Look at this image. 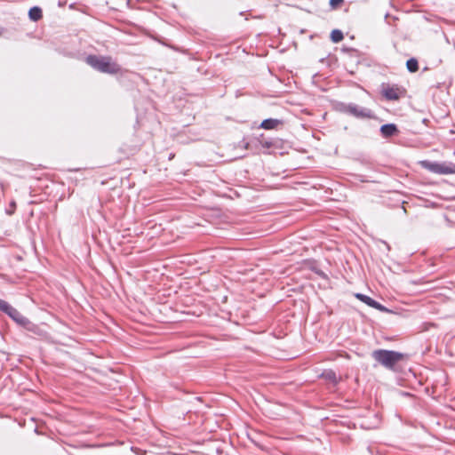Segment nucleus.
Masks as SVG:
<instances>
[{"mask_svg": "<svg viewBox=\"0 0 455 455\" xmlns=\"http://www.w3.org/2000/svg\"><path fill=\"white\" fill-rule=\"evenodd\" d=\"M423 167L427 169L428 171L438 173V174H449V173H454L455 172V165L451 164L447 165L444 164H439V163H432L425 161L422 163Z\"/></svg>", "mask_w": 455, "mask_h": 455, "instance_id": "obj_4", "label": "nucleus"}, {"mask_svg": "<svg viewBox=\"0 0 455 455\" xmlns=\"http://www.w3.org/2000/svg\"><path fill=\"white\" fill-rule=\"evenodd\" d=\"M321 377L323 378L325 380L331 382L333 385H336L339 380V378H338V376L332 370L324 371L322 373Z\"/></svg>", "mask_w": 455, "mask_h": 455, "instance_id": "obj_8", "label": "nucleus"}, {"mask_svg": "<svg viewBox=\"0 0 455 455\" xmlns=\"http://www.w3.org/2000/svg\"><path fill=\"white\" fill-rule=\"evenodd\" d=\"M86 63L94 69L108 74H116L121 70L120 66L109 56L89 55Z\"/></svg>", "mask_w": 455, "mask_h": 455, "instance_id": "obj_1", "label": "nucleus"}, {"mask_svg": "<svg viewBox=\"0 0 455 455\" xmlns=\"http://www.w3.org/2000/svg\"><path fill=\"white\" fill-rule=\"evenodd\" d=\"M343 37V33L339 29H334L331 33V39L333 43H339Z\"/></svg>", "mask_w": 455, "mask_h": 455, "instance_id": "obj_12", "label": "nucleus"}, {"mask_svg": "<svg viewBox=\"0 0 455 455\" xmlns=\"http://www.w3.org/2000/svg\"><path fill=\"white\" fill-rule=\"evenodd\" d=\"M345 111L357 118H371L372 112L366 108L355 104H348L345 107Z\"/></svg>", "mask_w": 455, "mask_h": 455, "instance_id": "obj_5", "label": "nucleus"}, {"mask_svg": "<svg viewBox=\"0 0 455 455\" xmlns=\"http://www.w3.org/2000/svg\"><path fill=\"white\" fill-rule=\"evenodd\" d=\"M270 145H271V143H267V142L266 143V146H267V148H268V147H270Z\"/></svg>", "mask_w": 455, "mask_h": 455, "instance_id": "obj_18", "label": "nucleus"}, {"mask_svg": "<svg viewBox=\"0 0 455 455\" xmlns=\"http://www.w3.org/2000/svg\"><path fill=\"white\" fill-rule=\"evenodd\" d=\"M373 308H376V309H378V310H379L381 312H387V309L384 306H382L381 304H379L377 301H376V306H373Z\"/></svg>", "mask_w": 455, "mask_h": 455, "instance_id": "obj_17", "label": "nucleus"}, {"mask_svg": "<svg viewBox=\"0 0 455 455\" xmlns=\"http://www.w3.org/2000/svg\"><path fill=\"white\" fill-rule=\"evenodd\" d=\"M28 15L32 20L36 21L42 17V10L36 6L32 7L28 12Z\"/></svg>", "mask_w": 455, "mask_h": 455, "instance_id": "obj_10", "label": "nucleus"}, {"mask_svg": "<svg viewBox=\"0 0 455 455\" xmlns=\"http://www.w3.org/2000/svg\"><path fill=\"white\" fill-rule=\"evenodd\" d=\"M380 132L383 137H391L397 132V127L394 124H383L380 127Z\"/></svg>", "mask_w": 455, "mask_h": 455, "instance_id": "obj_7", "label": "nucleus"}, {"mask_svg": "<svg viewBox=\"0 0 455 455\" xmlns=\"http://www.w3.org/2000/svg\"><path fill=\"white\" fill-rule=\"evenodd\" d=\"M373 308H376V309H378V310H379L381 312H387V309L384 306H382L381 304H379L377 301H376V306H373Z\"/></svg>", "mask_w": 455, "mask_h": 455, "instance_id": "obj_16", "label": "nucleus"}, {"mask_svg": "<svg viewBox=\"0 0 455 455\" xmlns=\"http://www.w3.org/2000/svg\"><path fill=\"white\" fill-rule=\"evenodd\" d=\"M344 0H330V5L332 9H337Z\"/></svg>", "mask_w": 455, "mask_h": 455, "instance_id": "obj_15", "label": "nucleus"}, {"mask_svg": "<svg viewBox=\"0 0 455 455\" xmlns=\"http://www.w3.org/2000/svg\"><path fill=\"white\" fill-rule=\"evenodd\" d=\"M372 357L388 370H394L400 361L405 358V355L393 350L379 349L372 352Z\"/></svg>", "mask_w": 455, "mask_h": 455, "instance_id": "obj_2", "label": "nucleus"}, {"mask_svg": "<svg viewBox=\"0 0 455 455\" xmlns=\"http://www.w3.org/2000/svg\"><path fill=\"white\" fill-rule=\"evenodd\" d=\"M406 67L410 72H416L419 69L418 60L414 58L408 60Z\"/></svg>", "mask_w": 455, "mask_h": 455, "instance_id": "obj_13", "label": "nucleus"}, {"mask_svg": "<svg viewBox=\"0 0 455 455\" xmlns=\"http://www.w3.org/2000/svg\"><path fill=\"white\" fill-rule=\"evenodd\" d=\"M280 123L281 122L277 119H272V118L265 119L260 124V128H263L265 130L275 129Z\"/></svg>", "mask_w": 455, "mask_h": 455, "instance_id": "obj_9", "label": "nucleus"}, {"mask_svg": "<svg viewBox=\"0 0 455 455\" xmlns=\"http://www.w3.org/2000/svg\"><path fill=\"white\" fill-rule=\"evenodd\" d=\"M381 94L387 100H398L406 94V90L397 84H382Z\"/></svg>", "mask_w": 455, "mask_h": 455, "instance_id": "obj_3", "label": "nucleus"}, {"mask_svg": "<svg viewBox=\"0 0 455 455\" xmlns=\"http://www.w3.org/2000/svg\"><path fill=\"white\" fill-rule=\"evenodd\" d=\"M356 298L359 299L361 301L364 302L366 305L373 307V306H376V300L370 298L369 296H366L364 294L357 293Z\"/></svg>", "mask_w": 455, "mask_h": 455, "instance_id": "obj_11", "label": "nucleus"}, {"mask_svg": "<svg viewBox=\"0 0 455 455\" xmlns=\"http://www.w3.org/2000/svg\"><path fill=\"white\" fill-rule=\"evenodd\" d=\"M6 315H8L15 323L20 326L28 327L30 324L29 320L12 307L10 308Z\"/></svg>", "mask_w": 455, "mask_h": 455, "instance_id": "obj_6", "label": "nucleus"}, {"mask_svg": "<svg viewBox=\"0 0 455 455\" xmlns=\"http://www.w3.org/2000/svg\"><path fill=\"white\" fill-rule=\"evenodd\" d=\"M12 306L7 303L5 300L0 299V310L4 313L7 314V312L10 310Z\"/></svg>", "mask_w": 455, "mask_h": 455, "instance_id": "obj_14", "label": "nucleus"}]
</instances>
